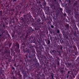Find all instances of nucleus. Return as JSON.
I'll return each instance as SVG.
<instances>
[{
  "label": "nucleus",
  "instance_id": "1",
  "mask_svg": "<svg viewBox=\"0 0 79 79\" xmlns=\"http://www.w3.org/2000/svg\"><path fill=\"white\" fill-rule=\"evenodd\" d=\"M50 40H48V42L47 43V44H50Z\"/></svg>",
  "mask_w": 79,
  "mask_h": 79
},
{
  "label": "nucleus",
  "instance_id": "3",
  "mask_svg": "<svg viewBox=\"0 0 79 79\" xmlns=\"http://www.w3.org/2000/svg\"><path fill=\"white\" fill-rule=\"evenodd\" d=\"M68 74H69V72H68Z\"/></svg>",
  "mask_w": 79,
  "mask_h": 79
},
{
  "label": "nucleus",
  "instance_id": "2",
  "mask_svg": "<svg viewBox=\"0 0 79 79\" xmlns=\"http://www.w3.org/2000/svg\"><path fill=\"white\" fill-rule=\"evenodd\" d=\"M60 32V31L59 30H57V33H59Z\"/></svg>",
  "mask_w": 79,
  "mask_h": 79
}]
</instances>
